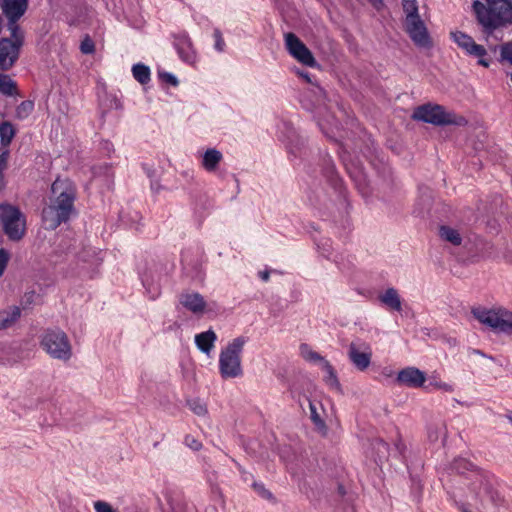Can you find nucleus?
I'll return each instance as SVG.
<instances>
[{
    "instance_id": "nucleus-1",
    "label": "nucleus",
    "mask_w": 512,
    "mask_h": 512,
    "mask_svg": "<svg viewBox=\"0 0 512 512\" xmlns=\"http://www.w3.org/2000/svg\"><path fill=\"white\" fill-rule=\"evenodd\" d=\"M75 196V188L69 181L56 179L53 182L50 203L42 212L46 229L55 230L69 219L74 209Z\"/></svg>"
},
{
    "instance_id": "nucleus-2",
    "label": "nucleus",
    "mask_w": 512,
    "mask_h": 512,
    "mask_svg": "<svg viewBox=\"0 0 512 512\" xmlns=\"http://www.w3.org/2000/svg\"><path fill=\"white\" fill-rule=\"evenodd\" d=\"M476 18L485 30L492 31L512 20V2L510 0H479L473 2Z\"/></svg>"
},
{
    "instance_id": "nucleus-3",
    "label": "nucleus",
    "mask_w": 512,
    "mask_h": 512,
    "mask_svg": "<svg viewBox=\"0 0 512 512\" xmlns=\"http://www.w3.org/2000/svg\"><path fill=\"white\" fill-rule=\"evenodd\" d=\"M247 339L239 336L230 341L219 354V372L224 379L243 375L241 355Z\"/></svg>"
},
{
    "instance_id": "nucleus-4",
    "label": "nucleus",
    "mask_w": 512,
    "mask_h": 512,
    "mask_svg": "<svg viewBox=\"0 0 512 512\" xmlns=\"http://www.w3.org/2000/svg\"><path fill=\"white\" fill-rule=\"evenodd\" d=\"M41 347L52 358L68 361L72 356L70 341L60 329H50L42 335Z\"/></svg>"
},
{
    "instance_id": "nucleus-5",
    "label": "nucleus",
    "mask_w": 512,
    "mask_h": 512,
    "mask_svg": "<svg viewBox=\"0 0 512 512\" xmlns=\"http://www.w3.org/2000/svg\"><path fill=\"white\" fill-rule=\"evenodd\" d=\"M413 118L436 126L463 125L466 123L463 117H456L454 114L447 112L443 106L437 104H424L417 107L413 113Z\"/></svg>"
},
{
    "instance_id": "nucleus-6",
    "label": "nucleus",
    "mask_w": 512,
    "mask_h": 512,
    "mask_svg": "<svg viewBox=\"0 0 512 512\" xmlns=\"http://www.w3.org/2000/svg\"><path fill=\"white\" fill-rule=\"evenodd\" d=\"M473 316L494 332L512 334V313L510 311L489 310L485 308L472 309Z\"/></svg>"
},
{
    "instance_id": "nucleus-7",
    "label": "nucleus",
    "mask_w": 512,
    "mask_h": 512,
    "mask_svg": "<svg viewBox=\"0 0 512 512\" xmlns=\"http://www.w3.org/2000/svg\"><path fill=\"white\" fill-rule=\"evenodd\" d=\"M0 220L7 237L11 241H19L26 230V221L21 211L9 204L0 206Z\"/></svg>"
},
{
    "instance_id": "nucleus-8",
    "label": "nucleus",
    "mask_w": 512,
    "mask_h": 512,
    "mask_svg": "<svg viewBox=\"0 0 512 512\" xmlns=\"http://www.w3.org/2000/svg\"><path fill=\"white\" fill-rule=\"evenodd\" d=\"M12 38L0 40V70H9L19 57L20 47L23 44V32L18 25L11 31Z\"/></svg>"
},
{
    "instance_id": "nucleus-9",
    "label": "nucleus",
    "mask_w": 512,
    "mask_h": 512,
    "mask_svg": "<svg viewBox=\"0 0 512 512\" xmlns=\"http://www.w3.org/2000/svg\"><path fill=\"white\" fill-rule=\"evenodd\" d=\"M284 40L286 50L299 63L308 67H315L317 65L316 59L312 52L299 39L298 36L292 32H289L284 35Z\"/></svg>"
},
{
    "instance_id": "nucleus-10",
    "label": "nucleus",
    "mask_w": 512,
    "mask_h": 512,
    "mask_svg": "<svg viewBox=\"0 0 512 512\" xmlns=\"http://www.w3.org/2000/svg\"><path fill=\"white\" fill-rule=\"evenodd\" d=\"M453 41L468 55L478 58V64L483 67H489L490 62L485 58L487 50L484 46L477 44L468 34L455 31L450 33Z\"/></svg>"
},
{
    "instance_id": "nucleus-11",
    "label": "nucleus",
    "mask_w": 512,
    "mask_h": 512,
    "mask_svg": "<svg viewBox=\"0 0 512 512\" xmlns=\"http://www.w3.org/2000/svg\"><path fill=\"white\" fill-rule=\"evenodd\" d=\"M348 358L359 371H365L371 364V346L360 339L352 341L348 347Z\"/></svg>"
},
{
    "instance_id": "nucleus-12",
    "label": "nucleus",
    "mask_w": 512,
    "mask_h": 512,
    "mask_svg": "<svg viewBox=\"0 0 512 512\" xmlns=\"http://www.w3.org/2000/svg\"><path fill=\"white\" fill-rule=\"evenodd\" d=\"M404 28L410 39L417 47L430 48L432 46L429 32L421 17L412 20H405Z\"/></svg>"
},
{
    "instance_id": "nucleus-13",
    "label": "nucleus",
    "mask_w": 512,
    "mask_h": 512,
    "mask_svg": "<svg viewBox=\"0 0 512 512\" xmlns=\"http://www.w3.org/2000/svg\"><path fill=\"white\" fill-rule=\"evenodd\" d=\"M28 0H3V13L9 20V29L12 31L17 21L24 15L27 10Z\"/></svg>"
},
{
    "instance_id": "nucleus-14",
    "label": "nucleus",
    "mask_w": 512,
    "mask_h": 512,
    "mask_svg": "<svg viewBox=\"0 0 512 512\" xmlns=\"http://www.w3.org/2000/svg\"><path fill=\"white\" fill-rule=\"evenodd\" d=\"M174 47L182 61L190 65L196 63L197 53L187 34L183 33L177 35L174 40Z\"/></svg>"
},
{
    "instance_id": "nucleus-15",
    "label": "nucleus",
    "mask_w": 512,
    "mask_h": 512,
    "mask_svg": "<svg viewBox=\"0 0 512 512\" xmlns=\"http://www.w3.org/2000/svg\"><path fill=\"white\" fill-rule=\"evenodd\" d=\"M180 305L195 315H201L206 309V301L198 292L185 291L178 297Z\"/></svg>"
},
{
    "instance_id": "nucleus-16",
    "label": "nucleus",
    "mask_w": 512,
    "mask_h": 512,
    "mask_svg": "<svg viewBox=\"0 0 512 512\" xmlns=\"http://www.w3.org/2000/svg\"><path fill=\"white\" fill-rule=\"evenodd\" d=\"M396 381L407 387L419 388L425 383L426 375L418 368L407 367L398 372Z\"/></svg>"
},
{
    "instance_id": "nucleus-17",
    "label": "nucleus",
    "mask_w": 512,
    "mask_h": 512,
    "mask_svg": "<svg viewBox=\"0 0 512 512\" xmlns=\"http://www.w3.org/2000/svg\"><path fill=\"white\" fill-rule=\"evenodd\" d=\"M287 129V135L279 136L281 141H283L286 145V149L288 153L295 158L302 155V149L304 148V140L296 133V131L284 124Z\"/></svg>"
},
{
    "instance_id": "nucleus-18",
    "label": "nucleus",
    "mask_w": 512,
    "mask_h": 512,
    "mask_svg": "<svg viewBox=\"0 0 512 512\" xmlns=\"http://www.w3.org/2000/svg\"><path fill=\"white\" fill-rule=\"evenodd\" d=\"M378 299L387 309L397 312L402 311V299L394 287L387 288L378 296Z\"/></svg>"
},
{
    "instance_id": "nucleus-19",
    "label": "nucleus",
    "mask_w": 512,
    "mask_h": 512,
    "mask_svg": "<svg viewBox=\"0 0 512 512\" xmlns=\"http://www.w3.org/2000/svg\"><path fill=\"white\" fill-rule=\"evenodd\" d=\"M216 340L217 335L212 329L195 335V344L197 348L207 355H209L213 350Z\"/></svg>"
},
{
    "instance_id": "nucleus-20",
    "label": "nucleus",
    "mask_w": 512,
    "mask_h": 512,
    "mask_svg": "<svg viewBox=\"0 0 512 512\" xmlns=\"http://www.w3.org/2000/svg\"><path fill=\"white\" fill-rule=\"evenodd\" d=\"M223 160V154L216 148L207 149L202 155L201 165L209 173L216 171Z\"/></svg>"
},
{
    "instance_id": "nucleus-21",
    "label": "nucleus",
    "mask_w": 512,
    "mask_h": 512,
    "mask_svg": "<svg viewBox=\"0 0 512 512\" xmlns=\"http://www.w3.org/2000/svg\"><path fill=\"white\" fill-rule=\"evenodd\" d=\"M21 316V309L18 306H12L0 311V330L13 326Z\"/></svg>"
},
{
    "instance_id": "nucleus-22",
    "label": "nucleus",
    "mask_w": 512,
    "mask_h": 512,
    "mask_svg": "<svg viewBox=\"0 0 512 512\" xmlns=\"http://www.w3.org/2000/svg\"><path fill=\"white\" fill-rule=\"evenodd\" d=\"M16 128L9 121L0 123V145L9 147L16 135Z\"/></svg>"
},
{
    "instance_id": "nucleus-23",
    "label": "nucleus",
    "mask_w": 512,
    "mask_h": 512,
    "mask_svg": "<svg viewBox=\"0 0 512 512\" xmlns=\"http://www.w3.org/2000/svg\"><path fill=\"white\" fill-rule=\"evenodd\" d=\"M0 93L10 97L17 95V83L8 74L0 73Z\"/></svg>"
},
{
    "instance_id": "nucleus-24",
    "label": "nucleus",
    "mask_w": 512,
    "mask_h": 512,
    "mask_svg": "<svg viewBox=\"0 0 512 512\" xmlns=\"http://www.w3.org/2000/svg\"><path fill=\"white\" fill-rule=\"evenodd\" d=\"M439 235L443 240L453 244L454 246H458L462 242V237L459 232L449 226H441L439 228Z\"/></svg>"
},
{
    "instance_id": "nucleus-25",
    "label": "nucleus",
    "mask_w": 512,
    "mask_h": 512,
    "mask_svg": "<svg viewBox=\"0 0 512 512\" xmlns=\"http://www.w3.org/2000/svg\"><path fill=\"white\" fill-rule=\"evenodd\" d=\"M321 369L325 372L324 380L328 386L331 388L340 389V383L337 378L336 372L333 368V366L330 364L329 361H323V366H321Z\"/></svg>"
},
{
    "instance_id": "nucleus-26",
    "label": "nucleus",
    "mask_w": 512,
    "mask_h": 512,
    "mask_svg": "<svg viewBox=\"0 0 512 512\" xmlns=\"http://www.w3.org/2000/svg\"><path fill=\"white\" fill-rule=\"evenodd\" d=\"M309 409H310V419L319 429H324L325 421L321 416L320 411L323 410L322 405L320 403H316L315 401L308 400Z\"/></svg>"
},
{
    "instance_id": "nucleus-27",
    "label": "nucleus",
    "mask_w": 512,
    "mask_h": 512,
    "mask_svg": "<svg viewBox=\"0 0 512 512\" xmlns=\"http://www.w3.org/2000/svg\"><path fill=\"white\" fill-rule=\"evenodd\" d=\"M133 77L141 84H147L150 81V69L148 66L138 63L132 67Z\"/></svg>"
},
{
    "instance_id": "nucleus-28",
    "label": "nucleus",
    "mask_w": 512,
    "mask_h": 512,
    "mask_svg": "<svg viewBox=\"0 0 512 512\" xmlns=\"http://www.w3.org/2000/svg\"><path fill=\"white\" fill-rule=\"evenodd\" d=\"M403 10L406 14L405 20H412L419 18L418 3L416 0H403Z\"/></svg>"
},
{
    "instance_id": "nucleus-29",
    "label": "nucleus",
    "mask_w": 512,
    "mask_h": 512,
    "mask_svg": "<svg viewBox=\"0 0 512 512\" xmlns=\"http://www.w3.org/2000/svg\"><path fill=\"white\" fill-rule=\"evenodd\" d=\"M34 103L30 100L22 101L16 108V117L18 119H26L33 111Z\"/></svg>"
},
{
    "instance_id": "nucleus-30",
    "label": "nucleus",
    "mask_w": 512,
    "mask_h": 512,
    "mask_svg": "<svg viewBox=\"0 0 512 512\" xmlns=\"http://www.w3.org/2000/svg\"><path fill=\"white\" fill-rule=\"evenodd\" d=\"M189 409L199 417H203L208 413L207 406L200 399H191L187 401Z\"/></svg>"
},
{
    "instance_id": "nucleus-31",
    "label": "nucleus",
    "mask_w": 512,
    "mask_h": 512,
    "mask_svg": "<svg viewBox=\"0 0 512 512\" xmlns=\"http://www.w3.org/2000/svg\"><path fill=\"white\" fill-rule=\"evenodd\" d=\"M307 349H308L307 345L301 346V351H302L304 358L311 362L319 363L320 367L323 366V361H327V360L315 351L308 350L306 352Z\"/></svg>"
},
{
    "instance_id": "nucleus-32",
    "label": "nucleus",
    "mask_w": 512,
    "mask_h": 512,
    "mask_svg": "<svg viewBox=\"0 0 512 512\" xmlns=\"http://www.w3.org/2000/svg\"><path fill=\"white\" fill-rule=\"evenodd\" d=\"M252 487L260 497L270 501L274 500L273 494L265 488V485L262 482L253 481Z\"/></svg>"
},
{
    "instance_id": "nucleus-33",
    "label": "nucleus",
    "mask_w": 512,
    "mask_h": 512,
    "mask_svg": "<svg viewBox=\"0 0 512 512\" xmlns=\"http://www.w3.org/2000/svg\"><path fill=\"white\" fill-rule=\"evenodd\" d=\"M9 155V147L0 146V179L3 177V172L7 168Z\"/></svg>"
},
{
    "instance_id": "nucleus-34",
    "label": "nucleus",
    "mask_w": 512,
    "mask_h": 512,
    "mask_svg": "<svg viewBox=\"0 0 512 512\" xmlns=\"http://www.w3.org/2000/svg\"><path fill=\"white\" fill-rule=\"evenodd\" d=\"M213 38H214V48L218 52H223L225 49V41L223 39L222 33L220 29L215 28L213 31Z\"/></svg>"
},
{
    "instance_id": "nucleus-35",
    "label": "nucleus",
    "mask_w": 512,
    "mask_h": 512,
    "mask_svg": "<svg viewBox=\"0 0 512 512\" xmlns=\"http://www.w3.org/2000/svg\"><path fill=\"white\" fill-rule=\"evenodd\" d=\"M184 444L193 451H199L202 448V443L193 435H186L184 438Z\"/></svg>"
},
{
    "instance_id": "nucleus-36",
    "label": "nucleus",
    "mask_w": 512,
    "mask_h": 512,
    "mask_svg": "<svg viewBox=\"0 0 512 512\" xmlns=\"http://www.w3.org/2000/svg\"><path fill=\"white\" fill-rule=\"evenodd\" d=\"M80 51L83 54H92L95 51V44L89 36H86L82 40L80 44Z\"/></svg>"
},
{
    "instance_id": "nucleus-37",
    "label": "nucleus",
    "mask_w": 512,
    "mask_h": 512,
    "mask_svg": "<svg viewBox=\"0 0 512 512\" xmlns=\"http://www.w3.org/2000/svg\"><path fill=\"white\" fill-rule=\"evenodd\" d=\"M95 512H117L112 505L103 500H97L93 503Z\"/></svg>"
},
{
    "instance_id": "nucleus-38",
    "label": "nucleus",
    "mask_w": 512,
    "mask_h": 512,
    "mask_svg": "<svg viewBox=\"0 0 512 512\" xmlns=\"http://www.w3.org/2000/svg\"><path fill=\"white\" fill-rule=\"evenodd\" d=\"M159 77H160V79H162L164 82L170 84L171 86L176 87L179 84L178 79L172 73L159 72Z\"/></svg>"
},
{
    "instance_id": "nucleus-39",
    "label": "nucleus",
    "mask_w": 512,
    "mask_h": 512,
    "mask_svg": "<svg viewBox=\"0 0 512 512\" xmlns=\"http://www.w3.org/2000/svg\"><path fill=\"white\" fill-rule=\"evenodd\" d=\"M9 259H10L9 252L7 250L1 248L0 249V276L4 273V270L7 267Z\"/></svg>"
},
{
    "instance_id": "nucleus-40",
    "label": "nucleus",
    "mask_w": 512,
    "mask_h": 512,
    "mask_svg": "<svg viewBox=\"0 0 512 512\" xmlns=\"http://www.w3.org/2000/svg\"><path fill=\"white\" fill-rule=\"evenodd\" d=\"M501 57L512 64V43H506L501 47Z\"/></svg>"
},
{
    "instance_id": "nucleus-41",
    "label": "nucleus",
    "mask_w": 512,
    "mask_h": 512,
    "mask_svg": "<svg viewBox=\"0 0 512 512\" xmlns=\"http://www.w3.org/2000/svg\"><path fill=\"white\" fill-rule=\"evenodd\" d=\"M239 472L241 473V477L244 482H248L249 480L253 479V475L249 472H247L239 463H235Z\"/></svg>"
},
{
    "instance_id": "nucleus-42",
    "label": "nucleus",
    "mask_w": 512,
    "mask_h": 512,
    "mask_svg": "<svg viewBox=\"0 0 512 512\" xmlns=\"http://www.w3.org/2000/svg\"><path fill=\"white\" fill-rule=\"evenodd\" d=\"M296 73L299 75L300 78L305 80L307 83H313L312 78H311V74L309 72L297 69Z\"/></svg>"
},
{
    "instance_id": "nucleus-43",
    "label": "nucleus",
    "mask_w": 512,
    "mask_h": 512,
    "mask_svg": "<svg viewBox=\"0 0 512 512\" xmlns=\"http://www.w3.org/2000/svg\"><path fill=\"white\" fill-rule=\"evenodd\" d=\"M435 386L439 389L446 391V392H453V390H454L453 386L448 383L436 382Z\"/></svg>"
},
{
    "instance_id": "nucleus-44",
    "label": "nucleus",
    "mask_w": 512,
    "mask_h": 512,
    "mask_svg": "<svg viewBox=\"0 0 512 512\" xmlns=\"http://www.w3.org/2000/svg\"><path fill=\"white\" fill-rule=\"evenodd\" d=\"M370 2V4L376 9V10H380L383 6H384V3H383V0H368Z\"/></svg>"
},
{
    "instance_id": "nucleus-45",
    "label": "nucleus",
    "mask_w": 512,
    "mask_h": 512,
    "mask_svg": "<svg viewBox=\"0 0 512 512\" xmlns=\"http://www.w3.org/2000/svg\"><path fill=\"white\" fill-rule=\"evenodd\" d=\"M259 276H260V278H261L263 281H265V282H267V281L269 280V277H270V275H269V272H268V271H260V272H259Z\"/></svg>"
},
{
    "instance_id": "nucleus-46",
    "label": "nucleus",
    "mask_w": 512,
    "mask_h": 512,
    "mask_svg": "<svg viewBox=\"0 0 512 512\" xmlns=\"http://www.w3.org/2000/svg\"><path fill=\"white\" fill-rule=\"evenodd\" d=\"M377 444L379 446V449H383L385 451L388 449V445L382 440L378 441Z\"/></svg>"
},
{
    "instance_id": "nucleus-47",
    "label": "nucleus",
    "mask_w": 512,
    "mask_h": 512,
    "mask_svg": "<svg viewBox=\"0 0 512 512\" xmlns=\"http://www.w3.org/2000/svg\"><path fill=\"white\" fill-rule=\"evenodd\" d=\"M504 417L512 424V410H508Z\"/></svg>"
},
{
    "instance_id": "nucleus-48",
    "label": "nucleus",
    "mask_w": 512,
    "mask_h": 512,
    "mask_svg": "<svg viewBox=\"0 0 512 512\" xmlns=\"http://www.w3.org/2000/svg\"><path fill=\"white\" fill-rule=\"evenodd\" d=\"M160 294V291L158 288H155L154 289V292H153V295L151 296L152 299H155L156 297H158Z\"/></svg>"
},
{
    "instance_id": "nucleus-49",
    "label": "nucleus",
    "mask_w": 512,
    "mask_h": 512,
    "mask_svg": "<svg viewBox=\"0 0 512 512\" xmlns=\"http://www.w3.org/2000/svg\"><path fill=\"white\" fill-rule=\"evenodd\" d=\"M459 510L461 512H471L465 505L459 506Z\"/></svg>"
},
{
    "instance_id": "nucleus-50",
    "label": "nucleus",
    "mask_w": 512,
    "mask_h": 512,
    "mask_svg": "<svg viewBox=\"0 0 512 512\" xmlns=\"http://www.w3.org/2000/svg\"><path fill=\"white\" fill-rule=\"evenodd\" d=\"M456 463H468L465 459L457 460Z\"/></svg>"
},
{
    "instance_id": "nucleus-51",
    "label": "nucleus",
    "mask_w": 512,
    "mask_h": 512,
    "mask_svg": "<svg viewBox=\"0 0 512 512\" xmlns=\"http://www.w3.org/2000/svg\"><path fill=\"white\" fill-rule=\"evenodd\" d=\"M110 145H111V144H110L109 142H105L106 150H109V146H110Z\"/></svg>"
}]
</instances>
